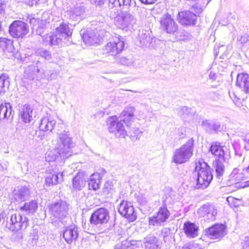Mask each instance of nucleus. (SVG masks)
Returning a JSON list of instances; mask_svg holds the SVG:
<instances>
[{
    "label": "nucleus",
    "instance_id": "f257e3e1",
    "mask_svg": "<svg viewBox=\"0 0 249 249\" xmlns=\"http://www.w3.org/2000/svg\"><path fill=\"white\" fill-rule=\"evenodd\" d=\"M56 134L58 140L56 147L46 154L45 159L49 162L53 161L56 160H64L72 155V148L74 143L70 137L69 131L64 130H57Z\"/></svg>",
    "mask_w": 249,
    "mask_h": 249
},
{
    "label": "nucleus",
    "instance_id": "f03ea898",
    "mask_svg": "<svg viewBox=\"0 0 249 249\" xmlns=\"http://www.w3.org/2000/svg\"><path fill=\"white\" fill-rule=\"evenodd\" d=\"M210 151L214 156L216 160L215 171L216 177L219 180L222 179L225 172V166L223 162H227L231 158V152L225 146L221 145L218 142L212 144Z\"/></svg>",
    "mask_w": 249,
    "mask_h": 249
},
{
    "label": "nucleus",
    "instance_id": "7ed1b4c3",
    "mask_svg": "<svg viewBox=\"0 0 249 249\" xmlns=\"http://www.w3.org/2000/svg\"><path fill=\"white\" fill-rule=\"evenodd\" d=\"M194 174L197 176L196 187L197 188L205 189L213 179L212 168L203 161L196 163Z\"/></svg>",
    "mask_w": 249,
    "mask_h": 249
},
{
    "label": "nucleus",
    "instance_id": "20e7f679",
    "mask_svg": "<svg viewBox=\"0 0 249 249\" xmlns=\"http://www.w3.org/2000/svg\"><path fill=\"white\" fill-rule=\"evenodd\" d=\"M44 68V65L38 61L36 66L30 65L25 69L24 77L29 80H39L43 78L48 80L53 79L54 78L53 73L49 75V73L50 71L45 70Z\"/></svg>",
    "mask_w": 249,
    "mask_h": 249
},
{
    "label": "nucleus",
    "instance_id": "39448f33",
    "mask_svg": "<svg viewBox=\"0 0 249 249\" xmlns=\"http://www.w3.org/2000/svg\"><path fill=\"white\" fill-rule=\"evenodd\" d=\"M161 28L168 34H174L178 36L180 39L185 40L187 37L188 33L181 32L178 30V26L174 19L169 14H165L162 16L160 19Z\"/></svg>",
    "mask_w": 249,
    "mask_h": 249
},
{
    "label": "nucleus",
    "instance_id": "423d86ee",
    "mask_svg": "<svg viewBox=\"0 0 249 249\" xmlns=\"http://www.w3.org/2000/svg\"><path fill=\"white\" fill-rule=\"evenodd\" d=\"M194 140H188L185 143L174 152L173 161L177 164H182L188 161L193 155Z\"/></svg>",
    "mask_w": 249,
    "mask_h": 249
},
{
    "label": "nucleus",
    "instance_id": "0eeeda50",
    "mask_svg": "<svg viewBox=\"0 0 249 249\" xmlns=\"http://www.w3.org/2000/svg\"><path fill=\"white\" fill-rule=\"evenodd\" d=\"M68 209V204L62 200L54 202L50 205V210L52 215L57 218L63 224H66L69 220Z\"/></svg>",
    "mask_w": 249,
    "mask_h": 249
},
{
    "label": "nucleus",
    "instance_id": "6e6552de",
    "mask_svg": "<svg viewBox=\"0 0 249 249\" xmlns=\"http://www.w3.org/2000/svg\"><path fill=\"white\" fill-rule=\"evenodd\" d=\"M122 122L123 120L121 116H117L109 117L107 121L109 131L118 138H125L126 135V131Z\"/></svg>",
    "mask_w": 249,
    "mask_h": 249
},
{
    "label": "nucleus",
    "instance_id": "1a4fd4ad",
    "mask_svg": "<svg viewBox=\"0 0 249 249\" xmlns=\"http://www.w3.org/2000/svg\"><path fill=\"white\" fill-rule=\"evenodd\" d=\"M28 225V218L20 214H12L7 218L6 226L13 231L25 229Z\"/></svg>",
    "mask_w": 249,
    "mask_h": 249
},
{
    "label": "nucleus",
    "instance_id": "9d476101",
    "mask_svg": "<svg viewBox=\"0 0 249 249\" xmlns=\"http://www.w3.org/2000/svg\"><path fill=\"white\" fill-rule=\"evenodd\" d=\"M116 21L119 28L130 30L136 24V19L130 13L123 12L117 16Z\"/></svg>",
    "mask_w": 249,
    "mask_h": 249
},
{
    "label": "nucleus",
    "instance_id": "9b49d317",
    "mask_svg": "<svg viewBox=\"0 0 249 249\" xmlns=\"http://www.w3.org/2000/svg\"><path fill=\"white\" fill-rule=\"evenodd\" d=\"M170 215V213L165 206L160 207L158 212L148 219L150 226L159 227L163 225Z\"/></svg>",
    "mask_w": 249,
    "mask_h": 249
},
{
    "label": "nucleus",
    "instance_id": "f8f14e48",
    "mask_svg": "<svg viewBox=\"0 0 249 249\" xmlns=\"http://www.w3.org/2000/svg\"><path fill=\"white\" fill-rule=\"evenodd\" d=\"M10 35L15 38H23L29 32L27 24L21 20H15L10 26Z\"/></svg>",
    "mask_w": 249,
    "mask_h": 249
},
{
    "label": "nucleus",
    "instance_id": "ddd939ff",
    "mask_svg": "<svg viewBox=\"0 0 249 249\" xmlns=\"http://www.w3.org/2000/svg\"><path fill=\"white\" fill-rule=\"evenodd\" d=\"M109 219L108 211L107 209L100 208L91 214L89 221L93 225H104L108 222Z\"/></svg>",
    "mask_w": 249,
    "mask_h": 249
},
{
    "label": "nucleus",
    "instance_id": "4468645a",
    "mask_svg": "<svg viewBox=\"0 0 249 249\" xmlns=\"http://www.w3.org/2000/svg\"><path fill=\"white\" fill-rule=\"evenodd\" d=\"M197 213L206 221H213L216 218L217 210L214 205L208 203L201 206L198 209Z\"/></svg>",
    "mask_w": 249,
    "mask_h": 249
},
{
    "label": "nucleus",
    "instance_id": "2eb2a0df",
    "mask_svg": "<svg viewBox=\"0 0 249 249\" xmlns=\"http://www.w3.org/2000/svg\"><path fill=\"white\" fill-rule=\"evenodd\" d=\"M119 213L129 222H134L137 219V212L131 203L123 200L118 208Z\"/></svg>",
    "mask_w": 249,
    "mask_h": 249
},
{
    "label": "nucleus",
    "instance_id": "dca6fc26",
    "mask_svg": "<svg viewBox=\"0 0 249 249\" xmlns=\"http://www.w3.org/2000/svg\"><path fill=\"white\" fill-rule=\"evenodd\" d=\"M227 234L226 227L222 224H216L210 227L206 231V235L211 239L220 240Z\"/></svg>",
    "mask_w": 249,
    "mask_h": 249
},
{
    "label": "nucleus",
    "instance_id": "f3484780",
    "mask_svg": "<svg viewBox=\"0 0 249 249\" xmlns=\"http://www.w3.org/2000/svg\"><path fill=\"white\" fill-rule=\"evenodd\" d=\"M124 47V42L120 38L113 42H109L105 46L104 53L115 56L122 52Z\"/></svg>",
    "mask_w": 249,
    "mask_h": 249
},
{
    "label": "nucleus",
    "instance_id": "a211bd4d",
    "mask_svg": "<svg viewBox=\"0 0 249 249\" xmlns=\"http://www.w3.org/2000/svg\"><path fill=\"white\" fill-rule=\"evenodd\" d=\"M107 0H93L96 5L103 6ZM108 7L112 9V12H115V7H120L122 9H126L130 5L131 0H108Z\"/></svg>",
    "mask_w": 249,
    "mask_h": 249
},
{
    "label": "nucleus",
    "instance_id": "6ab92c4d",
    "mask_svg": "<svg viewBox=\"0 0 249 249\" xmlns=\"http://www.w3.org/2000/svg\"><path fill=\"white\" fill-rule=\"evenodd\" d=\"M85 9L82 6L77 5L65 12V17L73 21L80 20L84 18Z\"/></svg>",
    "mask_w": 249,
    "mask_h": 249
},
{
    "label": "nucleus",
    "instance_id": "aec40b11",
    "mask_svg": "<svg viewBox=\"0 0 249 249\" xmlns=\"http://www.w3.org/2000/svg\"><path fill=\"white\" fill-rule=\"evenodd\" d=\"M78 235V227L75 225H71L66 228L63 233V238L69 244L75 242L77 239Z\"/></svg>",
    "mask_w": 249,
    "mask_h": 249
},
{
    "label": "nucleus",
    "instance_id": "412c9836",
    "mask_svg": "<svg viewBox=\"0 0 249 249\" xmlns=\"http://www.w3.org/2000/svg\"><path fill=\"white\" fill-rule=\"evenodd\" d=\"M151 32L149 30L142 29L140 30L138 37L140 43L142 46L153 48L156 38L150 35Z\"/></svg>",
    "mask_w": 249,
    "mask_h": 249
},
{
    "label": "nucleus",
    "instance_id": "4be33fe9",
    "mask_svg": "<svg viewBox=\"0 0 249 249\" xmlns=\"http://www.w3.org/2000/svg\"><path fill=\"white\" fill-rule=\"evenodd\" d=\"M0 49L7 57L13 56L16 52L13 41L6 38H0Z\"/></svg>",
    "mask_w": 249,
    "mask_h": 249
},
{
    "label": "nucleus",
    "instance_id": "5701e85b",
    "mask_svg": "<svg viewBox=\"0 0 249 249\" xmlns=\"http://www.w3.org/2000/svg\"><path fill=\"white\" fill-rule=\"evenodd\" d=\"M31 195L30 188L28 186H20L15 189L13 192L14 198L17 201H24Z\"/></svg>",
    "mask_w": 249,
    "mask_h": 249
},
{
    "label": "nucleus",
    "instance_id": "b1692460",
    "mask_svg": "<svg viewBox=\"0 0 249 249\" xmlns=\"http://www.w3.org/2000/svg\"><path fill=\"white\" fill-rule=\"evenodd\" d=\"M179 22L183 25H195L196 22V15L189 11L178 13Z\"/></svg>",
    "mask_w": 249,
    "mask_h": 249
},
{
    "label": "nucleus",
    "instance_id": "393cba45",
    "mask_svg": "<svg viewBox=\"0 0 249 249\" xmlns=\"http://www.w3.org/2000/svg\"><path fill=\"white\" fill-rule=\"evenodd\" d=\"M183 230L188 237L194 238L198 235V226L195 223L190 221L184 223Z\"/></svg>",
    "mask_w": 249,
    "mask_h": 249
},
{
    "label": "nucleus",
    "instance_id": "a878e982",
    "mask_svg": "<svg viewBox=\"0 0 249 249\" xmlns=\"http://www.w3.org/2000/svg\"><path fill=\"white\" fill-rule=\"evenodd\" d=\"M19 114L22 121L25 123H29L33 120V109L29 105L23 106Z\"/></svg>",
    "mask_w": 249,
    "mask_h": 249
},
{
    "label": "nucleus",
    "instance_id": "bb28decb",
    "mask_svg": "<svg viewBox=\"0 0 249 249\" xmlns=\"http://www.w3.org/2000/svg\"><path fill=\"white\" fill-rule=\"evenodd\" d=\"M55 124L56 121L54 120L46 117L41 119L39 128L42 131L51 132Z\"/></svg>",
    "mask_w": 249,
    "mask_h": 249
},
{
    "label": "nucleus",
    "instance_id": "cd10ccee",
    "mask_svg": "<svg viewBox=\"0 0 249 249\" xmlns=\"http://www.w3.org/2000/svg\"><path fill=\"white\" fill-rule=\"evenodd\" d=\"M86 178L82 172L78 173L72 179V188L76 191H80L85 186Z\"/></svg>",
    "mask_w": 249,
    "mask_h": 249
},
{
    "label": "nucleus",
    "instance_id": "c85d7f7f",
    "mask_svg": "<svg viewBox=\"0 0 249 249\" xmlns=\"http://www.w3.org/2000/svg\"><path fill=\"white\" fill-rule=\"evenodd\" d=\"M12 111V106L10 103H1L0 105V122L7 121L11 117Z\"/></svg>",
    "mask_w": 249,
    "mask_h": 249
},
{
    "label": "nucleus",
    "instance_id": "c756f323",
    "mask_svg": "<svg viewBox=\"0 0 249 249\" xmlns=\"http://www.w3.org/2000/svg\"><path fill=\"white\" fill-rule=\"evenodd\" d=\"M201 125L203 128L210 133L220 131L221 125L218 122L205 120L202 122Z\"/></svg>",
    "mask_w": 249,
    "mask_h": 249
},
{
    "label": "nucleus",
    "instance_id": "7c9ffc66",
    "mask_svg": "<svg viewBox=\"0 0 249 249\" xmlns=\"http://www.w3.org/2000/svg\"><path fill=\"white\" fill-rule=\"evenodd\" d=\"M63 173L49 175L45 178V184L47 186L54 185L63 181Z\"/></svg>",
    "mask_w": 249,
    "mask_h": 249
},
{
    "label": "nucleus",
    "instance_id": "2f4dec72",
    "mask_svg": "<svg viewBox=\"0 0 249 249\" xmlns=\"http://www.w3.org/2000/svg\"><path fill=\"white\" fill-rule=\"evenodd\" d=\"M134 110L133 107H126L120 116L123 118V122L127 126L129 124V122H131L133 119Z\"/></svg>",
    "mask_w": 249,
    "mask_h": 249
},
{
    "label": "nucleus",
    "instance_id": "473e14b6",
    "mask_svg": "<svg viewBox=\"0 0 249 249\" xmlns=\"http://www.w3.org/2000/svg\"><path fill=\"white\" fill-rule=\"evenodd\" d=\"M82 38L86 44L89 45L97 43L99 41L96 34L89 31H87L86 33H83Z\"/></svg>",
    "mask_w": 249,
    "mask_h": 249
},
{
    "label": "nucleus",
    "instance_id": "72a5a7b5",
    "mask_svg": "<svg viewBox=\"0 0 249 249\" xmlns=\"http://www.w3.org/2000/svg\"><path fill=\"white\" fill-rule=\"evenodd\" d=\"M55 32L60 34V36L64 39L71 36L72 34V32L70 30L69 25L64 22L60 24L59 26L56 29Z\"/></svg>",
    "mask_w": 249,
    "mask_h": 249
},
{
    "label": "nucleus",
    "instance_id": "f704fd0d",
    "mask_svg": "<svg viewBox=\"0 0 249 249\" xmlns=\"http://www.w3.org/2000/svg\"><path fill=\"white\" fill-rule=\"evenodd\" d=\"M100 175L98 174L94 173L89 180V188L90 190L96 191L100 187Z\"/></svg>",
    "mask_w": 249,
    "mask_h": 249
},
{
    "label": "nucleus",
    "instance_id": "c9c22d12",
    "mask_svg": "<svg viewBox=\"0 0 249 249\" xmlns=\"http://www.w3.org/2000/svg\"><path fill=\"white\" fill-rule=\"evenodd\" d=\"M38 208L37 203L35 200H31L24 203V205L20 207L21 211H25L28 213H34Z\"/></svg>",
    "mask_w": 249,
    "mask_h": 249
},
{
    "label": "nucleus",
    "instance_id": "e433bc0d",
    "mask_svg": "<svg viewBox=\"0 0 249 249\" xmlns=\"http://www.w3.org/2000/svg\"><path fill=\"white\" fill-rule=\"evenodd\" d=\"M10 85L9 78L6 74H2L0 76V94L5 92V89H8Z\"/></svg>",
    "mask_w": 249,
    "mask_h": 249
},
{
    "label": "nucleus",
    "instance_id": "4c0bfd02",
    "mask_svg": "<svg viewBox=\"0 0 249 249\" xmlns=\"http://www.w3.org/2000/svg\"><path fill=\"white\" fill-rule=\"evenodd\" d=\"M249 80V74L244 73L238 74L237 76L236 85L242 89L244 87H246V84Z\"/></svg>",
    "mask_w": 249,
    "mask_h": 249
},
{
    "label": "nucleus",
    "instance_id": "58836bf2",
    "mask_svg": "<svg viewBox=\"0 0 249 249\" xmlns=\"http://www.w3.org/2000/svg\"><path fill=\"white\" fill-rule=\"evenodd\" d=\"M159 241L157 238L154 236L149 238L145 243V247L148 249H157L159 246Z\"/></svg>",
    "mask_w": 249,
    "mask_h": 249
},
{
    "label": "nucleus",
    "instance_id": "ea45409f",
    "mask_svg": "<svg viewBox=\"0 0 249 249\" xmlns=\"http://www.w3.org/2000/svg\"><path fill=\"white\" fill-rule=\"evenodd\" d=\"M63 39L64 38L55 32L53 35L50 36L49 37V41L51 44L54 45H59Z\"/></svg>",
    "mask_w": 249,
    "mask_h": 249
},
{
    "label": "nucleus",
    "instance_id": "a19ab883",
    "mask_svg": "<svg viewBox=\"0 0 249 249\" xmlns=\"http://www.w3.org/2000/svg\"><path fill=\"white\" fill-rule=\"evenodd\" d=\"M116 61L122 65L127 66H131L134 63L132 59L124 56L117 58Z\"/></svg>",
    "mask_w": 249,
    "mask_h": 249
},
{
    "label": "nucleus",
    "instance_id": "79ce46f5",
    "mask_svg": "<svg viewBox=\"0 0 249 249\" xmlns=\"http://www.w3.org/2000/svg\"><path fill=\"white\" fill-rule=\"evenodd\" d=\"M38 230L37 228L33 227L32 231L30 233L29 240H30L33 245L36 244L38 239Z\"/></svg>",
    "mask_w": 249,
    "mask_h": 249
},
{
    "label": "nucleus",
    "instance_id": "37998d69",
    "mask_svg": "<svg viewBox=\"0 0 249 249\" xmlns=\"http://www.w3.org/2000/svg\"><path fill=\"white\" fill-rule=\"evenodd\" d=\"M36 54L38 56H40L46 60H50L52 58L51 54L50 52L42 49L37 50L36 51Z\"/></svg>",
    "mask_w": 249,
    "mask_h": 249
},
{
    "label": "nucleus",
    "instance_id": "c03bdc74",
    "mask_svg": "<svg viewBox=\"0 0 249 249\" xmlns=\"http://www.w3.org/2000/svg\"><path fill=\"white\" fill-rule=\"evenodd\" d=\"M113 185L111 181H107L104 184L103 192L105 194H108L113 190Z\"/></svg>",
    "mask_w": 249,
    "mask_h": 249
},
{
    "label": "nucleus",
    "instance_id": "a18cd8bd",
    "mask_svg": "<svg viewBox=\"0 0 249 249\" xmlns=\"http://www.w3.org/2000/svg\"><path fill=\"white\" fill-rule=\"evenodd\" d=\"M128 240H124L116 244L113 249H128L129 248Z\"/></svg>",
    "mask_w": 249,
    "mask_h": 249
},
{
    "label": "nucleus",
    "instance_id": "49530a36",
    "mask_svg": "<svg viewBox=\"0 0 249 249\" xmlns=\"http://www.w3.org/2000/svg\"><path fill=\"white\" fill-rule=\"evenodd\" d=\"M131 133L133 134V135H131L132 140H135L140 139L142 132L139 129L134 128L131 130Z\"/></svg>",
    "mask_w": 249,
    "mask_h": 249
},
{
    "label": "nucleus",
    "instance_id": "de8ad7c7",
    "mask_svg": "<svg viewBox=\"0 0 249 249\" xmlns=\"http://www.w3.org/2000/svg\"><path fill=\"white\" fill-rule=\"evenodd\" d=\"M208 99L213 101H216L219 99V95L214 92H209L206 94Z\"/></svg>",
    "mask_w": 249,
    "mask_h": 249
},
{
    "label": "nucleus",
    "instance_id": "09e8293b",
    "mask_svg": "<svg viewBox=\"0 0 249 249\" xmlns=\"http://www.w3.org/2000/svg\"><path fill=\"white\" fill-rule=\"evenodd\" d=\"M238 40L242 44L244 45L248 44V41L249 40V35L247 34H245L244 35L240 36Z\"/></svg>",
    "mask_w": 249,
    "mask_h": 249
},
{
    "label": "nucleus",
    "instance_id": "8fccbe9b",
    "mask_svg": "<svg viewBox=\"0 0 249 249\" xmlns=\"http://www.w3.org/2000/svg\"><path fill=\"white\" fill-rule=\"evenodd\" d=\"M28 19H29V21L30 23L33 26V28H34L35 26L36 25H38L39 24V23L40 22V19L37 18H28Z\"/></svg>",
    "mask_w": 249,
    "mask_h": 249
},
{
    "label": "nucleus",
    "instance_id": "3c124183",
    "mask_svg": "<svg viewBox=\"0 0 249 249\" xmlns=\"http://www.w3.org/2000/svg\"><path fill=\"white\" fill-rule=\"evenodd\" d=\"M194 11L195 12V14H200L203 11V8L198 4H195L193 6Z\"/></svg>",
    "mask_w": 249,
    "mask_h": 249
},
{
    "label": "nucleus",
    "instance_id": "603ef678",
    "mask_svg": "<svg viewBox=\"0 0 249 249\" xmlns=\"http://www.w3.org/2000/svg\"><path fill=\"white\" fill-rule=\"evenodd\" d=\"M129 243V248L131 246H136L138 247L140 243V241H136V240H128Z\"/></svg>",
    "mask_w": 249,
    "mask_h": 249
},
{
    "label": "nucleus",
    "instance_id": "864d4df0",
    "mask_svg": "<svg viewBox=\"0 0 249 249\" xmlns=\"http://www.w3.org/2000/svg\"><path fill=\"white\" fill-rule=\"evenodd\" d=\"M245 148L247 150H249V134L247 135L246 136V137L245 139Z\"/></svg>",
    "mask_w": 249,
    "mask_h": 249
},
{
    "label": "nucleus",
    "instance_id": "5fc2aeb1",
    "mask_svg": "<svg viewBox=\"0 0 249 249\" xmlns=\"http://www.w3.org/2000/svg\"><path fill=\"white\" fill-rule=\"evenodd\" d=\"M239 169L237 168H234L233 170L232 171V173L231 174V176L233 178L234 177V176H236V177H235V178H237L238 177H240L241 176L240 174L238 173Z\"/></svg>",
    "mask_w": 249,
    "mask_h": 249
},
{
    "label": "nucleus",
    "instance_id": "6e6d98bb",
    "mask_svg": "<svg viewBox=\"0 0 249 249\" xmlns=\"http://www.w3.org/2000/svg\"><path fill=\"white\" fill-rule=\"evenodd\" d=\"M5 5L3 0H0V14L4 13Z\"/></svg>",
    "mask_w": 249,
    "mask_h": 249
},
{
    "label": "nucleus",
    "instance_id": "4d7b16f0",
    "mask_svg": "<svg viewBox=\"0 0 249 249\" xmlns=\"http://www.w3.org/2000/svg\"><path fill=\"white\" fill-rule=\"evenodd\" d=\"M242 249H249V238L246 239L243 243V248Z\"/></svg>",
    "mask_w": 249,
    "mask_h": 249
},
{
    "label": "nucleus",
    "instance_id": "13d9d810",
    "mask_svg": "<svg viewBox=\"0 0 249 249\" xmlns=\"http://www.w3.org/2000/svg\"><path fill=\"white\" fill-rule=\"evenodd\" d=\"M38 0H26V2L29 6H32L34 4H36Z\"/></svg>",
    "mask_w": 249,
    "mask_h": 249
},
{
    "label": "nucleus",
    "instance_id": "bf43d9fd",
    "mask_svg": "<svg viewBox=\"0 0 249 249\" xmlns=\"http://www.w3.org/2000/svg\"><path fill=\"white\" fill-rule=\"evenodd\" d=\"M142 3L147 4H151L155 3L157 0H140Z\"/></svg>",
    "mask_w": 249,
    "mask_h": 249
},
{
    "label": "nucleus",
    "instance_id": "052dcab7",
    "mask_svg": "<svg viewBox=\"0 0 249 249\" xmlns=\"http://www.w3.org/2000/svg\"><path fill=\"white\" fill-rule=\"evenodd\" d=\"M246 87H244L242 89L246 92L249 93V80L246 84Z\"/></svg>",
    "mask_w": 249,
    "mask_h": 249
},
{
    "label": "nucleus",
    "instance_id": "680f3d73",
    "mask_svg": "<svg viewBox=\"0 0 249 249\" xmlns=\"http://www.w3.org/2000/svg\"><path fill=\"white\" fill-rule=\"evenodd\" d=\"M196 245L191 244L188 246H184L182 249H195Z\"/></svg>",
    "mask_w": 249,
    "mask_h": 249
},
{
    "label": "nucleus",
    "instance_id": "e2e57ef3",
    "mask_svg": "<svg viewBox=\"0 0 249 249\" xmlns=\"http://www.w3.org/2000/svg\"><path fill=\"white\" fill-rule=\"evenodd\" d=\"M229 94L231 100H232L233 101H235L236 98V96L235 95L234 93L233 92H231V91H229Z\"/></svg>",
    "mask_w": 249,
    "mask_h": 249
},
{
    "label": "nucleus",
    "instance_id": "0e129e2a",
    "mask_svg": "<svg viewBox=\"0 0 249 249\" xmlns=\"http://www.w3.org/2000/svg\"><path fill=\"white\" fill-rule=\"evenodd\" d=\"M43 30L42 28H40L39 26H37V28L36 29V33L40 36H42L43 33L41 31V30Z\"/></svg>",
    "mask_w": 249,
    "mask_h": 249
},
{
    "label": "nucleus",
    "instance_id": "69168bd1",
    "mask_svg": "<svg viewBox=\"0 0 249 249\" xmlns=\"http://www.w3.org/2000/svg\"><path fill=\"white\" fill-rule=\"evenodd\" d=\"M209 77L210 79L215 80V74H212V73H211L209 75Z\"/></svg>",
    "mask_w": 249,
    "mask_h": 249
},
{
    "label": "nucleus",
    "instance_id": "338daca9",
    "mask_svg": "<svg viewBox=\"0 0 249 249\" xmlns=\"http://www.w3.org/2000/svg\"><path fill=\"white\" fill-rule=\"evenodd\" d=\"M234 200V198L233 197L230 196L228 197L227 198V200L228 202H230V201H233Z\"/></svg>",
    "mask_w": 249,
    "mask_h": 249
},
{
    "label": "nucleus",
    "instance_id": "774afa93",
    "mask_svg": "<svg viewBox=\"0 0 249 249\" xmlns=\"http://www.w3.org/2000/svg\"><path fill=\"white\" fill-rule=\"evenodd\" d=\"M195 249H201V248L200 246L196 245V247H195Z\"/></svg>",
    "mask_w": 249,
    "mask_h": 249
}]
</instances>
